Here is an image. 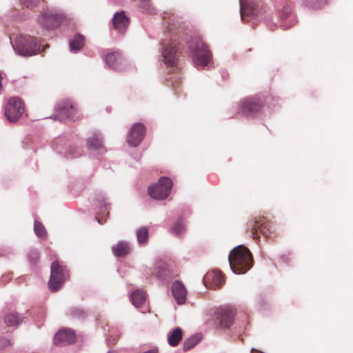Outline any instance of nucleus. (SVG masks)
I'll return each instance as SVG.
<instances>
[{
  "instance_id": "nucleus-18",
  "label": "nucleus",
  "mask_w": 353,
  "mask_h": 353,
  "mask_svg": "<svg viewBox=\"0 0 353 353\" xmlns=\"http://www.w3.org/2000/svg\"><path fill=\"white\" fill-rule=\"evenodd\" d=\"M23 317L15 312H8L3 317V322L8 327H17Z\"/></svg>"
},
{
  "instance_id": "nucleus-29",
  "label": "nucleus",
  "mask_w": 353,
  "mask_h": 353,
  "mask_svg": "<svg viewBox=\"0 0 353 353\" xmlns=\"http://www.w3.org/2000/svg\"><path fill=\"white\" fill-rule=\"evenodd\" d=\"M42 0H20V2L22 6L33 8L36 7Z\"/></svg>"
},
{
  "instance_id": "nucleus-24",
  "label": "nucleus",
  "mask_w": 353,
  "mask_h": 353,
  "mask_svg": "<svg viewBox=\"0 0 353 353\" xmlns=\"http://www.w3.org/2000/svg\"><path fill=\"white\" fill-rule=\"evenodd\" d=\"M87 143L89 148L94 150H99L103 146L101 138L99 134H93L88 139Z\"/></svg>"
},
{
  "instance_id": "nucleus-40",
  "label": "nucleus",
  "mask_w": 353,
  "mask_h": 353,
  "mask_svg": "<svg viewBox=\"0 0 353 353\" xmlns=\"http://www.w3.org/2000/svg\"><path fill=\"white\" fill-rule=\"evenodd\" d=\"M108 353H118V352H117L116 351L112 350V351H109Z\"/></svg>"
},
{
  "instance_id": "nucleus-13",
  "label": "nucleus",
  "mask_w": 353,
  "mask_h": 353,
  "mask_svg": "<svg viewBox=\"0 0 353 353\" xmlns=\"http://www.w3.org/2000/svg\"><path fill=\"white\" fill-rule=\"evenodd\" d=\"M203 282L207 288H220L225 283V276L219 270L210 271L204 276Z\"/></svg>"
},
{
  "instance_id": "nucleus-11",
  "label": "nucleus",
  "mask_w": 353,
  "mask_h": 353,
  "mask_svg": "<svg viewBox=\"0 0 353 353\" xmlns=\"http://www.w3.org/2000/svg\"><path fill=\"white\" fill-rule=\"evenodd\" d=\"M263 107V102L260 98L250 97L243 99L239 103V110L243 115L253 116L259 112Z\"/></svg>"
},
{
  "instance_id": "nucleus-21",
  "label": "nucleus",
  "mask_w": 353,
  "mask_h": 353,
  "mask_svg": "<svg viewBox=\"0 0 353 353\" xmlns=\"http://www.w3.org/2000/svg\"><path fill=\"white\" fill-rule=\"evenodd\" d=\"M183 332L182 330L177 327L174 329L170 335L168 336V343L172 347H175L179 345L182 339Z\"/></svg>"
},
{
  "instance_id": "nucleus-16",
  "label": "nucleus",
  "mask_w": 353,
  "mask_h": 353,
  "mask_svg": "<svg viewBox=\"0 0 353 353\" xmlns=\"http://www.w3.org/2000/svg\"><path fill=\"white\" fill-rule=\"evenodd\" d=\"M114 28L121 33H124L128 26L129 19L123 11L117 12L112 19Z\"/></svg>"
},
{
  "instance_id": "nucleus-12",
  "label": "nucleus",
  "mask_w": 353,
  "mask_h": 353,
  "mask_svg": "<svg viewBox=\"0 0 353 353\" xmlns=\"http://www.w3.org/2000/svg\"><path fill=\"white\" fill-rule=\"evenodd\" d=\"M145 127L143 123H137L134 124L128 134L127 143L132 147L139 145L145 137Z\"/></svg>"
},
{
  "instance_id": "nucleus-31",
  "label": "nucleus",
  "mask_w": 353,
  "mask_h": 353,
  "mask_svg": "<svg viewBox=\"0 0 353 353\" xmlns=\"http://www.w3.org/2000/svg\"><path fill=\"white\" fill-rule=\"evenodd\" d=\"M183 230L184 225L181 221L177 222L172 229L173 233L176 234H180Z\"/></svg>"
},
{
  "instance_id": "nucleus-2",
  "label": "nucleus",
  "mask_w": 353,
  "mask_h": 353,
  "mask_svg": "<svg viewBox=\"0 0 353 353\" xmlns=\"http://www.w3.org/2000/svg\"><path fill=\"white\" fill-rule=\"evenodd\" d=\"M70 274L67 267L58 261H54L50 268V276L48 287L54 292L61 289L63 283L69 279Z\"/></svg>"
},
{
  "instance_id": "nucleus-39",
  "label": "nucleus",
  "mask_w": 353,
  "mask_h": 353,
  "mask_svg": "<svg viewBox=\"0 0 353 353\" xmlns=\"http://www.w3.org/2000/svg\"><path fill=\"white\" fill-rule=\"evenodd\" d=\"M251 353H263V352H262L261 351L255 350V349H252Z\"/></svg>"
},
{
  "instance_id": "nucleus-17",
  "label": "nucleus",
  "mask_w": 353,
  "mask_h": 353,
  "mask_svg": "<svg viewBox=\"0 0 353 353\" xmlns=\"http://www.w3.org/2000/svg\"><path fill=\"white\" fill-rule=\"evenodd\" d=\"M234 312L228 308H222L218 312L217 319H219L221 327H229L233 321Z\"/></svg>"
},
{
  "instance_id": "nucleus-35",
  "label": "nucleus",
  "mask_w": 353,
  "mask_h": 353,
  "mask_svg": "<svg viewBox=\"0 0 353 353\" xmlns=\"http://www.w3.org/2000/svg\"><path fill=\"white\" fill-rule=\"evenodd\" d=\"M30 259L32 262H37L39 259V254L37 252H33L30 254Z\"/></svg>"
},
{
  "instance_id": "nucleus-8",
  "label": "nucleus",
  "mask_w": 353,
  "mask_h": 353,
  "mask_svg": "<svg viewBox=\"0 0 353 353\" xmlns=\"http://www.w3.org/2000/svg\"><path fill=\"white\" fill-rule=\"evenodd\" d=\"M65 18L62 12H58L55 10H47L43 12L39 17V23L46 29H53L58 27Z\"/></svg>"
},
{
  "instance_id": "nucleus-19",
  "label": "nucleus",
  "mask_w": 353,
  "mask_h": 353,
  "mask_svg": "<svg viewBox=\"0 0 353 353\" xmlns=\"http://www.w3.org/2000/svg\"><path fill=\"white\" fill-rule=\"evenodd\" d=\"M132 304L137 308L143 307L146 301V294L141 290H137L131 294Z\"/></svg>"
},
{
  "instance_id": "nucleus-10",
  "label": "nucleus",
  "mask_w": 353,
  "mask_h": 353,
  "mask_svg": "<svg viewBox=\"0 0 353 353\" xmlns=\"http://www.w3.org/2000/svg\"><path fill=\"white\" fill-rule=\"evenodd\" d=\"M57 111L61 120L68 119L76 121L81 118V114L70 100L59 102L57 105Z\"/></svg>"
},
{
  "instance_id": "nucleus-26",
  "label": "nucleus",
  "mask_w": 353,
  "mask_h": 353,
  "mask_svg": "<svg viewBox=\"0 0 353 353\" xmlns=\"http://www.w3.org/2000/svg\"><path fill=\"white\" fill-rule=\"evenodd\" d=\"M201 340V336L199 334L193 335L187 339L183 343V349L188 350L194 347Z\"/></svg>"
},
{
  "instance_id": "nucleus-20",
  "label": "nucleus",
  "mask_w": 353,
  "mask_h": 353,
  "mask_svg": "<svg viewBox=\"0 0 353 353\" xmlns=\"http://www.w3.org/2000/svg\"><path fill=\"white\" fill-rule=\"evenodd\" d=\"M112 250L116 256H124L129 254L130 246L125 241H119L117 245L112 247Z\"/></svg>"
},
{
  "instance_id": "nucleus-1",
  "label": "nucleus",
  "mask_w": 353,
  "mask_h": 353,
  "mask_svg": "<svg viewBox=\"0 0 353 353\" xmlns=\"http://www.w3.org/2000/svg\"><path fill=\"white\" fill-rule=\"evenodd\" d=\"M231 269L236 274H244L253 265L252 254L248 248L241 245L231 250L229 257Z\"/></svg>"
},
{
  "instance_id": "nucleus-7",
  "label": "nucleus",
  "mask_w": 353,
  "mask_h": 353,
  "mask_svg": "<svg viewBox=\"0 0 353 353\" xmlns=\"http://www.w3.org/2000/svg\"><path fill=\"white\" fill-rule=\"evenodd\" d=\"M172 187V181L170 179L161 177L157 183L148 188L149 195L154 199L163 200L168 196Z\"/></svg>"
},
{
  "instance_id": "nucleus-30",
  "label": "nucleus",
  "mask_w": 353,
  "mask_h": 353,
  "mask_svg": "<svg viewBox=\"0 0 353 353\" xmlns=\"http://www.w3.org/2000/svg\"><path fill=\"white\" fill-rule=\"evenodd\" d=\"M291 14V9L289 6H285L283 8V9L280 11V18L282 20L286 19Z\"/></svg>"
},
{
  "instance_id": "nucleus-37",
  "label": "nucleus",
  "mask_w": 353,
  "mask_h": 353,
  "mask_svg": "<svg viewBox=\"0 0 353 353\" xmlns=\"http://www.w3.org/2000/svg\"><path fill=\"white\" fill-rule=\"evenodd\" d=\"M143 353H157V350H151L148 352H145Z\"/></svg>"
},
{
  "instance_id": "nucleus-23",
  "label": "nucleus",
  "mask_w": 353,
  "mask_h": 353,
  "mask_svg": "<svg viewBox=\"0 0 353 353\" xmlns=\"http://www.w3.org/2000/svg\"><path fill=\"white\" fill-rule=\"evenodd\" d=\"M257 14L256 10L251 3H245L241 6V16L243 20H245L246 16H252Z\"/></svg>"
},
{
  "instance_id": "nucleus-27",
  "label": "nucleus",
  "mask_w": 353,
  "mask_h": 353,
  "mask_svg": "<svg viewBox=\"0 0 353 353\" xmlns=\"http://www.w3.org/2000/svg\"><path fill=\"white\" fill-rule=\"evenodd\" d=\"M121 60V57L117 52H112L108 53L105 56V62L110 65L111 68H116V63H119Z\"/></svg>"
},
{
  "instance_id": "nucleus-6",
  "label": "nucleus",
  "mask_w": 353,
  "mask_h": 353,
  "mask_svg": "<svg viewBox=\"0 0 353 353\" xmlns=\"http://www.w3.org/2000/svg\"><path fill=\"white\" fill-rule=\"evenodd\" d=\"M191 54L196 64L205 66L210 61L211 54L207 46L201 41L196 40L190 45Z\"/></svg>"
},
{
  "instance_id": "nucleus-5",
  "label": "nucleus",
  "mask_w": 353,
  "mask_h": 353,
  "mask_svg": "<svg viewBox=\"0 0 353 353\" xmlns=\"http://www.w3.org/2000/svg\"><path fill=\"white\" fill-rule=\"evenodd\" d=\"M162 55L168 66H174L179 56V43L175 39H165L162 43Z\"/></svg>"
},
{
  "instance_id": "nucleus-15",
  "label": "nucleus",
  "mask_w": 353,
  "mask_h": 353,
  "mask_svg": "<svg viewBox=\"0 0 353 353\" xmlns=\"http://www.w3.org/2000/svg\"><path fill=\"white\" fill-rule=\"evenodd\" d=\"M75 335L70 330H62L58 332L54 338L56 345H63L74 343Z\"/></svg>"
},
{
  "instance_id": "nucleus-9",
  "label": "nucleus",
  "mask_w": 353,
  "mask_h": 353,
  "mask_svg": "<svg viewBox=\"0 0 353 353\" xmlns=\"http://www.w3.org/2000/svg\"><path fill=\"white\" fill-rule=\"evenodd\" d=\"M24 112V105L18 97L9 99L5 107V116L10 122L17 121Z\"/></svg>"
},
{
  "instance_id": "nucleus-34",
  "label": "nucleus",
  "mask_w": 353,
  "mask_h": 353,
  "mask_svg": "<svg viewBox=\"0 0 353 353\" xmlns=\"http://www.w3.org/2000/svg\"><path fill=\"white\" fill-rule=\"evenodd\" d=\"M10 345V342L6 339H0V349L3 348Z\"/></svg>"
},
{
  "instance_id": "nucleus-4",
  "label": "nucleus",
  "mask_w": 353,
  "mask_h": 353,
  "mask_svg": "<svg viewBox=\"0 0 353 353\" xmlns=\"http://www.w3.org/2000/svg\"><path fill=\"white\" fill-rule=\"evenodd\" d=\"M15 45L18 52L23 56H31L41 50L40 41L28 35L17 37Z\"/></svg>"
},
{
  "instance_id": "nucleus-28",
  "label": "nucleus",
  "mask_w": 353,
  "mask_h": 353,
  "mask_svg": "<svg viewBox=\"0 0 353 353\" xmlns=\"http://www.w3.org/2000/svg\"><path fill=\"white\" fill-rule=\"evenodd\" d=\"M34 230L36 234L41 239H43L46 236V231L41 223L38 221H34Z\"/></svg>"
},
{
  "instance_id": "nucleus-33",
  "label": "nucleus",
  "mask_w": 353,
  "mask_h": 353,
  "mask_svg": "<svg viewBox=\"0 0 353 353\" xmlns=\"http://www.w3.org/2000/svg\"><path fill=\"white\" fill-rule=\"evenodd\" d=\"M68 154L73 157H77L79 155V149L76 148H70L68 150Z\"/></svg>"
},
{
  "instance_id": "nucleus-25",
  "label": "nucleus",
  "mask_w": 353,
  "mask_h": 353,
  "mask_svg": "<svg viewBox=\"0 0 353 353\" xmlns=\"http://www.w3.org/2000/svg\"><path fill=\"white\" fill-rule=\"evenodd\" d=\"M137 237L140 245H145L148 240V229L146 227H141L137 231Z\"/></svg>"
},
{
  "instance_id": "nucleus-38",
  "label": "nucleus",
  "mask_w": 353,
  "mask_h": 353,
  "mask_svg": "<svg viewBox=\"0 0 353 353\" xmlns=\"http://www.w3.org/2000/svg\"><path fill=\"white\" fill-rule=\"evenodd\" d=\"M142 313L150 312V309L148 307H145V309L141 311Z\"/></svg>"
},
{
  "instance_id": "nucleus-32",
  "label": "nucleus",
  "mask_w": 353,
  "mask_h": 353,
  "mask_svg": "<svg viewBox=\"0 0 353 353\" xmlns=\"http://www.w3.org/2000/svg\"><path fill=\"white\" fill-rule=\"evenodd\" d=\"M120 336L121 334H117L116 339H112V336L110 335L107 339L108 343L109 345H114L117 343V340L119 339Z\"/></svg>"
},
{
  "instance_id": "nucleus-3",
  "label": "nucleus",
  "mask_w": 353,
  "mask_h": 353,
  "mask_svg": "<svg viewBox=\"0 0 353 353\" xmlns=\"http://www.w3.org/2000/svg\"><path fill=\"white\" fill-rule=\"evenodd\" d=\"M250 226L252 238L255 240H259V234L267 239H272L276 236L270 221L264 216L255 219Z\"/></svg>"
},
{
  "instance_id": "nucleus-14",
  "label": "nucleus",
  "mask_w": 353,
  "mask_h": 353,
  "mask_svg": "<svg viewBox=\"0 0 353 353\" xmlns=\"http://www.w3.org/2000/svg\"><path fill=\"white\" fill-rule=\"evenodd\" d=\"M172 292L176 302L179 305H182L185 303L188 292L182 282L175 281L172 285Z\"/></svg>"
},
{
  "instance_id": "nucleus-22",
  "label": "nucleus",
  "mask_w": 353,
  "mask_h": 353,
  "mask_svg": "<svg viewBox=\"0 0 353 353\" xmlns=\"http://www.w3.org/2000/svg\"><path fill=\"white\" fill-rule=\"evenodd\" d=\"M85 45V38L80 34H76L74 38L70 41V46L72 50H79Z\"/></svg>"
},
{
  "instance_id": "nucleus-36",
  "label": "nucleus",
  "mask_w": 353,
  "mask_h": 353,
  "mask_svg": "<svg viewBox=\"0 0 353 353\" xmlns=\"http://www.w3.org/2000/svg\"><path fill=\"white\" fill-rule=\"evenodd\" d=\"M168 26H167V28L168 30V31L170 32V33H176V30H175V25L174 24H171L170 23V21H168Z\"/></svg>"
}]
</instances>
